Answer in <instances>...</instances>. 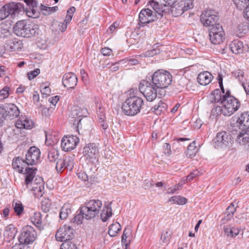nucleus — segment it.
<instances>
[{"label":"nucleus","mask_w":249,"mask_h":249,"mask_svg":"<svg viewBox=\"0 0 249 249\" xmlns=\"http://www.w3.org/2000/svg\"><path fill=\"white\" fill-rule=\"evenodd\" d=\"M40 73V70L36 69L28 73V76L29 80H31L37 76Z\"/></svg>","instance_id":"5fc2aeb1"},{"label":"nucleus","mask_w":249,"mask_h":249,"mask_svg":"<svg viewBox=\"0 0 249 249\" xmlns=\"http://www.w3.org/2000/svg\"><path fill=\"white\" fill-rule=\"evenodd\" d=\"M7 14L4 6L0 8V20L6 18L7 17Z\"/></svg>","instance_id":"680f3d73"},{"label":"nucleus","mask_w":249,"mask_h":249,"mask_svg":"<svg viewBox=\"0 0 249 249\" xmlns=\"http://www.w3.org/2000/svg\"><path fill=\"white\" fill-rule=\"evenodd\" d=\"M213 79V75L208 71L200 72L197 78V82L202 86L208 85L211 82Z\"/></svg>","instance_id":"b1692460"},{"label":"nucleus","mask_w":249,"mask_h":249,"mask_svg":"<svg viewBox=\"0 0 249 249\" xmlns=\"http://www.w3.org/2000/svg\"><path fill=\"white\" fill-rule=\"evenodd\" d=\"M79 142V139L73 135L63 137L61 141V147L64 151H71L76 148Z\"/></svg>","instance_id":"ddd939ff"},{"label":"nucleus","mask_w":249,"mask_h":249,"mask_svg":"<svg viewBox=\"0 0 249 249\" xmlns=\"http://www.w3.org/2000/svg\"><path fill=\"white\" fill-rule=\"evenodd\" d=\"M65 163L66 164V168L69 170H71L74 165V159L72 156L66 157L64 159Z\"/></svg>","instance_id":"c03bdc74"},{"label":"nucleus","mask_w":249,"mask_h":249,"mask_svg":"<svg viewBox=\"0 0 249 249\" xmlns=\"http://www.w3.org/2000/svg\"><path fill=\"white\" fill-rule=\"evenodd\" d=\"M7 45L9 49L11 51H17L22 49L23 43L18 39L13 38L8 41Z\"/></svg>","instance_id":"c85d7f7f"},{"label":"nucleus","mask_w":249,"mask_h":249,"mask_svg":"<svg viewBox=\"0 0 249 249\" xmlns=\"http://www.w3.org/2000/svg\"><path fill=\"white\" fill-rule=\"evenodd\" d=\"M169 201L171 202L173 204L182 205L185 204L187 202V199L184 197L178 196L171 197L169 198Z\"/></svg>","instance_id":"e433bc0d"},{"label":"nucleus","mask_w":249,"mask_h":249,"mask_svg":"<svg viewBox=\"0 0 249 249\" xmlns=\"http://www.w3.org/2000/svg\"><path fill=\"white\" fill-rule=\"evenodd\" d=\"M55 168L58 172H61L64 169L66 168L64 160L59 159L56 163Z\"/></svg>","instance_id":"49530a36"},{"label":"nucleus","mask_w":249,"mask_h":249,"mask_svg":"<svg viewBox=\"0 0 249 249\" xmlns=\"http://www.w3.org/2000/svg\"><path fill=\"white\" fill-rule=\"evenodd\" d=\"M236 142L240 145L244 146L249 149V129L245 130L234 132L233 135L237 134Z\"/></svg>","instance_id":"a211bd4d"},{"label":"nucleus","mask_w":249,"mask_h":249,"mask_svg":"<svg viewBox=\"0 0 249 249\" xmlns=\"http://www.w3.org/2000/svg\"><path fill=\"white\" fill-rule=\"evenodd\" d=\"M121 230V226L120 224L116 222L115 223H112L109 227L108 234L111 237L116 236Z\"/></svg>","instance_id":"f704fd0d"},{"label":"nucleus","mask_w":249,"mask_h":249,"mask_svg":"<svg viewBox=\"0 0 249 249\" xmlns=\"http://www.w3.org/2000/svg\"><path fill=\"white\" fill-rule=\"evenodd\" d=\"M111 204V202H110L103 207L100 214L101 218L103 222L107 221L112 215Z\"/></svg>","instance_id":"c756f323"},{"label":"nucleus","mask_w":249,"mask_h":249,"mask_svg":"<svg viewBox=\"0 0 249 249\" xmlns=\"http://www.w3.org/2000/svg\"><path fill=\"white\" fill-rule=\"evenodd\" d=\"M73 236V229L70 226L67 225L60 227L55 234L56 240L63 243L67 241H72Z\"/></svg>","instance_id":"4468645a"},{"label":"nucleus","mask_w":249,"mask_h":249,"mask_svg":"<svg viewBox=\"0 0 249 249\" xmlns=\"http://www.w3.org/2000/svg\"><path fill=\"white\" fill-rule=\"evenodd\" d=\"M34 125L33 121L28 117L21 116L17 121L15 126L17 128L31 129Z\"/></svg>","instance_id":"4be33fe9"},{"label":"nucleus","mask_w":249,"mask_h":249,"mask_svg":"<svg viewBox=\"0 0 249 249\" xmlns=\"http://www.w3.org/2000/svg\"><path fill=\"white\" fill-rule=\"evenodd\" d=\"M77 81L76 76L72 72L66 73L62 79L63 85L68 89H74L77 85Z\"/></svg>","instance_id":"412c9836"},{"label":"nucleus","mask_w":249,"mask_h":249,"mask_svg":"<svg viewBox=\"0 0 249 249\" xmlns=\"http://www.w3.org/2000/svg\"><path fill=\"white\" fill-rule=\"evenodd\" d=\"M193 1L194 0H186L185 1H180L181 4L183 5L182 6L185 11L191 9L193 7Z\"/></svg>","instance_id":"09e8293b"},{"label":"nucleus","mask_w":249,"mask_h":249,"mask_svg":"<svg viewBox=\"0 0 249 249\" xmlns=\"http://www.w3.org/2000/svg\"><path fill=\"white\" fill-rule=\"evenodd\" d=\"M11 249H31V248L30 246L24 245L21 243L18 244L16 243L14 246H13Z\"/></svg>","instance_id":"6e6d98bb"},{"label":"nucleus","mask_w":249,"mask_h":249,"mask_svg":"<svg viewBox=\"0 0 249 249\" xmlns=\"http://www.w3.org/2000/svg\"><path fill=\"white\" fill-rule=\"evenodd\" d=\"M9 88L5 87L0 90V100L6 98L9 95Z\"/></svg>","instance_id":"603ef678"},{"label":"nucleus","mask_w":249,"mask_h":249,"mask_svg":"<svg viewBox=\"0 0 249 249\" xmlns=\"http://www.w3.org/2000/svg\"><path fill=\"white\" fill-rule=\"evenodd\" d=\"M200 20L202 24L206 27L214 26L218 23L219 17L218 13L215 11L207 9L202 12Z\"/></svg>","instance_id":"1a4fd4ad"},{"label":"nucleus","mask_w":249,"mask_h":249,"mask_svg":"<svg viewBox=\"0 0 249 249\" xmlns=\"http://www.w3.org/2000/svg\"><path fill=\"white\" fill-rule=\"evenodd\" d=\"M26 160H24L19 157H16L13 160L12 166L13 168L20 173L25 174V170L27 168L26 167Z\"/></svg>","instance_id":"5701e85b"},{"label":"nucleus","mask_w":249,"mask_h":249,"mask_svg":"<svg viewBox=\"0 0 249 249\" xmlns=\"http://www.w3.org/2000/svg\"><path fill=\"white\" fill-rule=\"evenodd\" d=\"M167 107V106L165 103L160 102L155 105L152 108L156 114L160 115L162 112H164L166 111Z\"/></svg>","instance_id":"c9c22d12"},{"label":"nucleus","mask_w":249,"mask_h":249,"mask_svg":"<svg viewBox=\"0 0 249 249\" xmlns=\"http://www.w3.org/2000/svg\"><path fill=\"white\" fill-rule=\"evenodd\" d=\"M198 174H199V172L197 170H195L193 172H191L187 177V178H186L187 181H192L195 177L198 176Z\"/></svg>","instance_id":"13d9d810"},{"label":"nucleus","mask_w":249,"mask_h":249,"mask_svg":"<svg viewBox=\"0 0 249 249\" xmlns=\"http://www.w3.org/2000/svg\"><path fill=\"white\" fill-rule=\"evenodd\" d=\"M88 114V110L84 106H74L71 108L70 116L75 119L73 124L78 126L82 118L87 117Z\"/></svg>","instance_id":"f8f14e48"},{"label":"nucleus","mask_w":249,"mask_h":249,"mask_svg":"<svg viewBox=\"0 0 249 249\" xmlns=\"http://www.w3.org/2000/svg\"><path fill=\"white\" fill-rule=\"evenodd\" d=\"M237 7L241 10L249 5V0H233Z\"/></svg>","instance_id":"37998d69"},{"label":"nucleus","mask_w":249,"mask_h":249,"mask_svg":"<svg viewBox=\"0 0 249 249\" xmlns=\"http://www.w3.org/2000/svg\"><path fill=\"white\" fill-rule=\"evenodd\" d=\"M226 93H223L221 90L216 89L212 91L209 97V101L213 103H220L222 104V100H223V96Z\"/></svg>","instance_id":"a878e982"},{"label":"nucleus","mask_w":249,"mask_h":249,"mask_svg":"<svg viewBox=\"0 0 249 249\" xmlns=\"http://www.w3.org/2000/svg\"><path fill=\"white\" fill-rule=\"evenodd\" d=\"M101 52L103 55L109 56L112 53V50L109 48H104L101 49Z\"/></svg>","instance_id":"338daca9"},{"label":"nucleus","mask_w":249,"mask_h":249,"mask_svg":"<svg viewBox=\"0 0 249 249\" xmlns=\"http://www.w3.org/2000/svg\"><path fill=\"white\" fill-rule=\"evenodd\" d=\"M38 29L25 20L18 21L14 27V32L18 36L30 37L37 33Z\"/></svg>","instance_id":"423d86ee"},{"label":"nucleus","mask_w":249,"mask_h":249,"mask_svg":"<svg viewBox=\"0 0 249 249\" xmlns=\"http://www.w3.org/2000/svg\"><path fill=\"white\" fill-rule=\"evenodd\" d=\"M232 73L238 80L241 83L242 86L245 84L246 81V76L245 75L244 72L240 70L234 71Z\"/></svg>","instance_id":"58836bf2"},{"label":"nucleus","mask_w":249,"mask_h":249,"mask_svg":"<svg viewBox=\"0 0 249 249\" xmlns=\"http://www.w3.org/2000/svg\"><path fill=\"white\" fill-rule=\"evenodd\" d=\"M104 68H105V67ZM106 68L109 69L112 71H116L119 69L118 66L117 65V63H108L106 64Z\"/></svg>","instance_id":"052dcab7"},{"label":"nucleus","mask_w":249,"mask_h":249,"mask_svg":"<svg viewBox=\"0 0 249 249\" xmlns=\"http://www.w3.org/2000/svg\"><path fill=\"white\" fill-rule=\"evenodd\" d=\"M154 86L153 83L146 80H142L139 84L140 91L149 102L154 101L157 97V91Z\"/></svg>","instance_id":"9d476101"},{"label":"nucleus","mask_w":249,"mask_h":249,"mask_svg":"<svg viewBox=\"0 0 249 249\" xmlns=\"http://www.w3.org/2000/svg\"><path fill=\"white\" fill-rule=\"evenodd\" d=\"M210 40L213 44H220L225 39V34L222 26L217 24L209 29Z\"/></svg>","instance_id":"9b49d317"},{"label":"nucleus","mask_w":249,"mask_h":249,"mask_svg":"<svg viewBox=\"0 0 249 249\" xmlns=\"http://www.w3.org/2000/svg\"><path fill=\"white\" fill-rule=\"evenodd\" d=\"M172 234V231L170 230H166L163 231L161 235V240L164 243L169 242Z\"/></svg>","instance_id":"a18cd8bd"},{"label":"nucleus","mask_w":249,"mask_h":249,"mask_svg":"<svg viewBox=\"0 0 249 249\" xmlns=\"http://www.w3.org/2000/svg\"><path fill=\"white\" fill-rule=\"evenodd\" d=\"M36 236V232L33 227L29 225L25 226L21 230L18 239V242L24 245L29 246L35 241Z\"/></svg>","instance_id":"6e6552de"},{"label":"nucleus","mask_w":249,"mask_h":249,"mask_svg":"<svg viewBox=\"0 0 249 249\" xmlns=\"http://www.w3.org/2000/svg\"><path fill=\"white\" fill-rule=\"evenodd\" d=\"M70 209H68L66 206H64L61 209V211L59 214V217L61 219H66L68 216L69 213H70Z\"/></svg>","instance_id":"8fccbe9b"},{"label":"nucleus","mask_w":249,"mask_h":249,"mask_svg":"<svg viewBox=\"0 0 249 249\" xmlns=\"http://www.w3.org/2000/svg\"><path fill=\"white\" fill-rule=\"evenodd\" d=\"M215 146H226L231 142V135L226 131L218 132L214 139Z\"/></svg>","instance_id":"6ab92c4d"},{"label":"nucleus","mask_w":249,"mask_h":249,"mask_svg":"<svg viewBox=\"0 0 249 249\" xmlns=\"http://www.w3.org/2000/svg\"><path fill=\"white\" fill-rule=\"evenodd\" d=\"M52 205V202L49 199H45L41 202V208L44 212H47Z\"/></svg>","instance_id":"de8ad7c7"},{"label":"nucleus","mask_w":249,"mask_h":249,"mask_svg":"<svg viewBox=\"0 0 249 249\" xmlns=\"http://www.w3.org/2000/svg\"><path fill=\"white\" fill-rule=\"evenodd\" d=\"M36 168H27L25 171V183L28 189H29L36 197L39 198L42 196L44 194V184L42 178H36L33 180L36 174Z\"/></svg>","instance_id":"f03ea898"},{"label":"nucleus","mask_w":249,"mask_h":249,"mask_svg":"<svg viewBox=\"0 0 249 249\" xmlns=\"http://www.w3.org/2000/svg\"><path fill=\"white\" fill-rule=\"evenodd\" d=\"M102 207V202L99 199H92L85 202L80 207V213L84 215L87 220L91 219L99 214Z\"/></svg>","instance_id":"20e7f679"},{"label":"nucleus","mask_w":249,"mask_h":249,"mask_svg":"<svg viewBox=\"0 0 249 249\" xmlns=\"http://www.w3.org/2000/svg\"><path fill=\"white\" fill-rule=\"evenodd\" d=\"M32 222L38 228H42V215L40 212H36L31 217Z\"/></svg>","instance_id":"473e14b6"},{"label":"nucleus","mask_w":249,"mask_h":249,"mask_svg":"<svg viewBox=\"0 0 249 249\" xmlns=\"http://www.w3.org/2000/svg\"><path fill=\"white\" fill-rule=\"evenodd\" d=\"M60 249H78L76 245L73 241H67L62 243Z\"/></svg>","instance_id":"79ce46f5"},{"label":"nucleus","mask_w":249,"mask_h":249,"mask_svg":"<svg viewBox=\"0 0 249 249\" xmlns=\"http://www.w3.org/2000/svg\"><path fill=\"white\" fill-rule=\"evenodd\" d=\"M217 79L218 81V83L219 85V87H220V89H221V91L223 93H224V89L223 85V76L222 74L219 73Z\"/></svg>","instance_id":"69168bd1"},{"label":"nucleus","mask_w":249,"mask_h":249,"mask_svg":"<svg viewBox=\"0 0 249 249\" xmlns=\"http://www.w3.org/2000/svg\"><path fill=\"white\" fill-rule=\"evenodd\" d=\"M0 113L5 119L12 120L18 116L20 112L15 105L11 104L6 106L0 107Z\"/></svg>","instance_id":"2eb2a0df"},{"label":"nucleus","mask_w":249,"mask_h":249,"mask_svg":"<svg viewBox=\"0 0 249 249\" xmlns=\"http://www.w3.org/2000/svg\"><path fill=\"white\" fill-rule=\"evenodd\" d=\"M198 150L199 148L196 146V141H193L188 145L186 155L188 158H192L196 155Z\"/></svg>","instance_id":"2f4dec72"},{"label":"nucleus","mask_w":249,"mask_h":249,"mask_svg":"<svg viewBox=\"0 0 249 249\" xmlns=\"http://www.w3.org/2000/svg\"><path fill=\"white\" fill-rule=\"evenodd\" d=\"M143 104L141 97L131 93L123 103L122 109L126 115L133 116L140 112Z\"/></svg>","instance_id":"7ed1b4c3"},{"label":"nucleus","mask_w":249,"mask_h":249,"mask_svg":"<svg viewBox=\"0 0 249 249\" xmlns=\"http://www.w3.org/2000/svg\"><path fill=\"white\" fill-rule=\"evenodd\" d=\"M4 8L7 13V17L11 15L12 17L15 16L18 14L20 11L19 6L15 2H11L4 5Z\"/></svg>","instance_id":"393cba45"},{"label":"nucleus","mask_w":249,"mask_h":249,"mask_svg":"<svg viewBox=\"0 0 249 249\" xmlns=\"http://www.w3.org/2000/svg\"><path fill=\"white\" fill-rule=\"evenodd\" d=\"M59 100V97L58 96H54L53 97H51L49 99V102L52 104L53 106H55V105L57 103Z\"/></svg>","instance_id":"e2e57ef3"},{"label":"nucleus","mask_w":249,"mask_h":249,"mask_svg":"<svg viewBox=\"0 0 249 249\" xmlns=\"http://www.w3.org/2000/svg\"><path fill=\"white\" fill-rule=\"evenodd\" d=\"M40 156V152L36 146H32L26 154V163L27 165H33L37 162Z\"/></svg>","instance_id":"f3484780"},{"label":"nucleus","mask_w":249,"mask_h":249,"mask_svg":"<svg viewBox=\"0 0 249 249\" xmlns=\"http://www.w3.org/2000/svg\"><path fill=\"white\" fill-rule=\"evenodd\" d=\"M230 48L233 53H241L243 51V43L238 40H234L230 43Z\"/></svg>","instance_id":"cd10ccee"},{"label":"nucleus","mask_w":249,"mask_h":249,"mask_svg":"<svg viewBox=\"0 0 249 249\" xmlns=\"http://www.w3.org/2000/svg\"><path fill=\"white\" fill-rule=\"evenodd\" d=\"M249 129V112L242 113L240 116L233 117L230 122V130L234 132L245 130Z\"/></svg>","instance_id":"0eeeda50"},{"label":"nucleus","mask_w":249,"mask_h":249,"mask_svg":"<svg viewBox=\"0 0 249 249\" xmlns=\"http://www.w3.org/2000/svg\"><path fill=\"white\" fill-rule=\"evenodd\" d=\"M139 18L141 24H144L154 21L156 16L149 8L142 9L139 14Z\"/></svg>","instance_id":"aec40b11"},{"label":"nucleus","mask_w":249,"mask_h":249,"mask_svg":"<svg viewBox=\"0 0 249 249\" xmlns=\"http://www.w3.org/2000/svg\"><path fill=\"white\" fill-rule=\"evenodd\" d=\"M17 232L16 228L13 227H10L7 228L4 232V239L7 242H10L15 237L16 234Z\"/></svg>","instance_id":"7c9ffc66"},{"label":"nucleus","mask_w":249,"mask_h":249,"mask_svg":"<svg viewBox=\"0 0 249 249\" xmlns=\"http://www.w3.org/2000/svg\"><path fill=\"white\" fill-rule=\"evenodd\" d=\"M230 91H227L223 95L221 106H215L212 109L210 117L212 119L216 118L221 114L230 116L239 109L240 107V102L233 96L230 95Z\"/></svg>","instance_id":"f257e3e1"},{"label":"nucleus","mask_w":249,"mask_h":249,"mask_svg":"<svg viewBox=\"0 0 249 249\" xmlns=\"http://www.w3.org/2000/svg\"><path fill=\"white\" fill-rule=\"evenodd\" d=\"M182 5V4L179 1L178 3L176 2L174 5L169 6L170 7V10L172 15L174 17L181 15L185 11Z\"/></svg>","instance_id":"bb28decb"},{"label":"nucleus","mask_w":249,"mask_h":249,"mask_svg":"<svg viewBox=\"0 0 249 249\" xmlns=\"http://www.w3.org/2000/svg\"><path fill=\"white\" fill-rule=\"evenodd\" d=\"M149 4L153 9L155 13H158L160 15L162 14L165 10L164 9V4H160L154 0L149 1Z\"/></svg>","instance_id":"72a5a7b5"},{"label":"nucleus","mask_w":249,"mask_h":249,"mask_svg":"<svg viewBox=\"0 0 249 249\" xmlns=\"http://www.w3.org/2000/svg\"><path fill=\"white\" fill-rule=\"evenodd\" d=\"M85 218L84 215L80 212V213L77 214L73 218L74 222L78 224H81L82 220Z\"/></svg>","instance_id":"4d7b16f0"},{"label":"nucleus","mask_w":249,"mask_h":249,"mask_svg":"<svg viewBox=\"0 0 249 249\" xmlns=\"http://www.w3.org/2000/svg\"><path fill=\"white\" fill-rule=\"evenodd\" d=\"M59 157V153L58 150L52 148L51 149L48 154V159L51 162H54L56 160L58 159Z\"/></svg>","instance_id":"ea45409f"},{"label":"nucleus","mask_w":249,"mask_h":249,"mask_svg":"<svg viewBox=\"0 0 249 249\" xmlns=\"http://www.w3.org/2000/svg\"><path fill=\"white\" fill-rule=\"evenodd\" d=\"M105 115L104 113L102 112L101 114L99 115V123L101 127L104 130L106 129L108 127L107 124L105 121Z\"/></svg>","instance_id":"3c124183"},{"label":"nucleus","mask_w":249,"mask_h":249,"mask_svg":"<svg viewBox=\"0 0 249 249\" xmlns=\"http://www.w3.org/2000/svg\"><path fill=\"white\" fill-rule=\"evenodd\" d=\"M83 153L89 161L94 163L99 157V149L95 144L89 143L84 147Z\"/></svg>","instance_id":"dca6fc26"},{"label":"nucleus","mask_w":249,"mask_h":249,"mask_svg":"<svg viewBox=\"0 0 249 249\" xmlns=\"http://www.w3.org/2000/svg\"><path fill=\"white\" fill-rule=\"evenodd\" d=\"M78 177L83 181L89 180V176L86 172L80 171L77 174Z\"/></svg>","instance_id":"bf43d9fd"},{"label":"nucleus","mask_w":249,"mask_h":249,"mask_svg":"<svg viewBox=\"0 0 249 249\" xmlns=\"http://www.w3.org/2000/svg\"><path fill=\"white\" fill-rule=\"evenodd\" d=\"M40 9L44 15H49L57 11L58 9V7H48L44 5L41 4L40 5Z\"/></svg>","instance_id":"a19ab883"},{"label":"nucleus","mask_w":249,"mask_h":249,"mask_svg":"<svg viewBox=\"0 0 249 249\" xmlns=\"http://www.w3.org/2000/svg\"><path fill=\"white\" fill-rule=\"evenodd\" d=\"M51 89L48 86L42 87V89H41V92L43 95H45L46 96L49 95L51 93Z\"/></svg>","instance_id":"0e129e2a"},{"label":"nucleus","mask_w":249,"mask_h":249,"mask_svg":"<svg viewBox=\"0 0 249 249\" xmlns=\"http://www.w3.org/2000/svg\"><path fill=\"white\" fill-rule=\"evenodd\" d=\"M12 205L14 212L17 215L19 216L23 213L24 206L21 202L14 200L13 202Z\"/></svg>","instance_id":"4c0bfd02"},{"label":"nucleus","mask_w":249,"mask_h":249,"mask_svg":"<svg viewBox=\"0 0 249 249\" xmlns=\"http://www.w3.org/2000/svg\"><path fill=\"white\" fill-rule=\"evenodd\" d=\"M119 26V23L117 22H114L109 27L107 32L109 33L113 32L115 29Z\"/></svg>","instance_id":"774afa93"},{"label":"nucleus","mask_w":249,"mask_h":249,"mask_svg":"<svg viewBox=\"0 0 249 249\" xmlns=\"http://www.w3.org/2000/svg\"><path fill=\"white\" fill-rule=\"evenodd\" d=\"M172 76L169 72L164 70L156 71L152 77V83L156 88L164 89L171 85Z\"/></svg>","instance_id":"39448f33"},{"label":"nucleus","mask_w":249,"mask_h":249,"mask_svg":"<svg viewBox=\"0 0 249 249\" xmlns=\"http://www.w3.org/2000/svg\"><path fill=\"white\" fill-rule=\"evenodd\" d=\"M129 233V231H127L125 229L123 232L122 236V243L123 245H124L126 247L130 244L129 241H127V234Z\"/></svg>","instance_id":"864d4df0"}]
</instances>
